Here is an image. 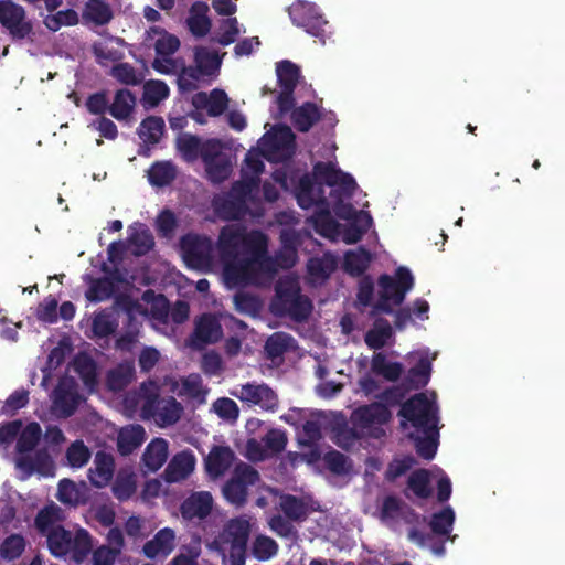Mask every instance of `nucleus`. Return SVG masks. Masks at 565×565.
<instances>
[{"label": "nucleus", "mask_w": 565, "mask_h": 565, "mask_svg": "<svg viewBox=\"0 0 565 565\" xmlns=\"http://www.w3.org/2000/svg\"><path fill=\"white\" fill-rule=\"evenodd\" d=\"M216 249L226 282L235 286L254 282L262 275H273L278 266H294V260L278 263L269 255L268 237L264 232L247 231L245 226L237 224L221 228Z\"/></svg>", "instance_id": "nucleus-1"}, {"label": "nucleus", "mask_w": 565, "mask_h": 565, "mask_svg": "<svg viewBox=\"0 0 565 565\" xmlns=\"http://www.w3.org/2000/svg\"><path fill=\"white\" fill-rule=\"evenodd\" d=\"M42 437V428L39 423H29L22 430H20L15 449L19 454L15 465L24 475L25 478L31 477L34 472L46 473L53 467V460L46 448H40L33 451Z\"/></svg>", "instance_id": "nucleus-2"}, {"label": "nucleus", "mask_w": 565, "mask_h": 565, "mask_svg": "<svg viewBox=\"0 0 565 565\" xmlns=\"http://www.w3.org/2000/svg\"><path fill=\"white\" fill-rule=\"evenodd\" d=\"M269 308L276 317H288L295 322H305L310 317L313 305L310 298L301 292L298 282L289 279L276 285Z\"/></svg>", "instance_id": "nucleus-3"}, {"label": "nucleus", "mask_w": 565, "mask_h": 565, "mask_svg": "<svg viewBox=\"0 0 565 565\" xmlns=\"http://www.w3.org/2000/svg\"><path fill=\"white\" fill-rule=\"evenodd\" d=\"M377 284L380 287L379 299L372 306L371 317L380 313L392 315L393 306H401L405 300L406 294L413 289L414 277L407 267L401 266L395 270L394 277L382 274L379 277Z\"/></svg>", "instance_id": "nucleus-4"}, {"label": "nucleus", "mask_w": 565, "mask_h": 565, "mask_svg": "<svg viewBox=\"0 0 565 565\" xmlns=\"http://www.w3.org/2000/svg\"><path fill=\"white\" fill-rule=\"evenodd\" d=\"M50 553L57 558H71L77 564L84 562L93 548L92 536L85 529H78L74 534L63 525L49 531L45 535Z\"/></svg>", "instance_id": "nucleus-5"}, {"label": "nucleus", "mask_w": 565, "mask_h": 565, "mask_svg": "<svg viewBox=\"0 0 565 565\" xmlns=\"http://www.w3.org/2000/svg\"><path fill=\"white\" fill-rule=\"evenodd\" d=\"M397 416L402 418L401 427L406 429L408 425L414 433L435 431L438 427V407L425 393H417L401 405Z\"/></svg>", "instance_id": "nucleus-6"}, {"label": "nucleus", "mask_w": 565, "mask_h": 565, "mask_svg": "<svg viewBox=\"0 0 565 565\" xmlns=\"http://www.w3.org/2000/svg\"><path fill=\"white\" fill-rule=\"evenodd\" d=\"M288 14L296 26L317 38L322 45L330 39L331 26L317 3L307 0H295L288 7Z\"/></svg>", "instance_id": "nucleus-7"}, {"label": "nucleus", "mask_w": 565, "mask_h": 565, "mask_svg": "<svg viewBox=\"0 0 565 565\" xmlns=\"http://www.w3.org/2000/svg\"><path fill=\"white\" fill-rule=\"evenodd\" d=\"M259 480V472L253 466L239 461L222 488L223 495L232 505L242 508L247 503L249 487L255 486Z\"/></svg>", "instance_id": "nucleus-8"}, {"label": "nucleus", "mask_w": 565, "mask_h": 565, "mask_svg": "<svg viewBox=\"0 0 565 565\" xmlns=\"http://www.w3.org/2000/svg\"><path fill=\"white\" fill-rule=\"evenodd\" d=\"M182 256L186 265L194 269H209L213 265L214 245L210 237L185 234L180 239Z\"/></svg>", "instance_id": "nucleus-9"}, {"label": "nucleus", "mask_w": 565, "mask_h": 565, "mask_svg": "<svg viewBox=\"0 0 565 565\" xmlns=\"http://www.w3.org/2000/svg\"><path fill=\"white\" fill-rule=\"evenodd\" d=\"M0 24L13 40H24L33 32L25 9L13 0H0Z\"/></svg>", "instance_id": "nucleus-10"}, {"label": "nucleus", "mask_w": 565, "mask_h": 565, "mask_svg": "<svg viewBox=\"0 0 565 565\" xmlns=\"http://www.w3.org/2000/svg\"><path fill=\"white\" fill-rule=\"evenodd\" d=\"M264 151L269 160L277 162L290 160L296 152V135L289 126H278L267 136Z\"/></svg>", "instance_id": "nucleus-11"}, {"label": "nucleus", "mask_w": 565, "mask_h": 565, "mask_svg": "<svg viewBox=\"0 0 565 565\" xmlns=\"http://www.w3.org/2000/svg\"><path fill=\"white\" fill-rule=\"evenodd\" d=\"M142 411L154 417L162 426H170L180 419L183 407L173 396L161 398L158 394H151L147 397Z\"/></svg>", "instance_id": "nucleus-12"}, {"label": "nucleus", "mask_w": 565, "mask_h": 565, "mask_svg": "<svg viewBox=\"0 0 565 565\" xmlns=\"http://www.w3.org/2000/svg\"><path fill=\"white\" fill-rule=\"evenodd\" d=\"M233 395L243 403L257 405L265 411L274 412L278 406L276 393L266 384L247 383L241 385Z\"/></svg>", "instance_id": "nucleus-13"}, {"label": "nucleus", "mask_w": 565, "mask_h": 565, "mask_svg": "<svg viewBox=\"0 0 565 565\" xmlns=\"http://www.w3.org/2000/svg\"><path fill=\"white\" fill-rule=\"evenodd\" d=\"M222 335L223 330L218 319L212 313H203L195 320L190 344L194 349H202L205 344L218 342Z\"/></svg>", "instance_id": "nucleus-14"}, {"label": "nucleus", "mask_w": 565, "mask_h": 565, "mask_svg": "<svg viewBox=\"0 0 565 565\" xmlns=\"http://www.w3.org/2000/svg\"><path fill=\"white\" fill-rule=\"evenodd\" d=\"M316 179L310 174H303L296 188V199L298 205L308 210L319 204H324L328 200L324 195V190L321 184H316Z\"/></svg>", "instance_id": "nucleus-15"}, {"label": "nucleus", "mask_w": 565, "mask_h": 565, "mask_svg": "<svg viewBox=\"0 0 565 565\" xmlns=\"http://www.w3.org/2000/svg\"><path fill=\"white\" fill-rule=\"evenodd\" d=\"M213 509V497L209 491L193 492L188 497L180 507V512L183 519L204 520L210 515Z\"/></svg>", "instance_id": "nucleus-16"}, {"label": "nucleus", "mask_w": 565, "mask_h": 565, "mask_svg": "<svg viewBox=\"0 0 565 565\" xmlns=\"http://www.w3.org/2000/svg\"><path fill=\"white\" fill-rule=\"evenodd\" d=\"M391 418V412L381 403H371L354 409L352 420L359 428L366 429L374 425H383Z\"/></svg>", "instance_id": "nucleus-17"}, {"label": "nucleus", "mask_w": 565, "mask_h": 565, "mask_svg": "<svg viewBox=\"0 0 565 565\" xmlns=\"http://www.w3.org/2000/svg\"><path fill=\"white\" fill-rule=\"evenodd\" d=\"M191 103L195 109H206L210 117H218L227 109L228 97L223 89L214 88L210 94L195 93Z\"/></svg>", "instance_id": "nucleus-18"}, {"label": "nucleus", "mask_w": 565, "mask_h": 565, "mask_svg": "<svg viewBox=\"0 0 565 565\" xmlns=\"http://www.w3.org/2000/svg\"><path fill=\"white\" fill-rule=\"evenodd\" d=\"M217 215L225 221H237L249 214L248 205L242 199L227 193L213 201Z\"/></svg>", "instance_id": "nucleus-19"}, {"label": "nucleus", "mask_w": 565, "mask_h": 565, "mask_svg": "<svg viewBox=\"0 0 565 565\" xmlns=\"http://www.w3.org/2000/svg\"><path fill=\"white\" fill-rule=\"evenodd\" d=\"M209 10L210 8L204 1H195L190 7L185 22L189 31L195 38H203L211 30L212 21L207 15Z\"/></svg>", "instance_id": "nucleus-20"}, {"label": "nucleus", "mask_w": 565, "mask_h": 565, "mask_svg": "<svg viewBox=\"0 0 565 565\" xmlns=\"http://www.w3.org/2000/svg\"><path fill=\"white\" fill-rule=\"evenodd\" d=\"M234 451L228 446H214L205 459V468L210 476H223L233 465Z\"/></svg>", "instance_id": "nucleus-21"}, {"label": "nucleus", "mask_w": 565, "mask_h": 565, "mask_svg": "<svg viewBox=\"0 0 565 565\" xmlns=\"http://www.w3.org/2000/svg\"><path fill=\"white\" fill-rule=\"evenodd\" d=\"M321 118V108L312 102H305L290 115L291 122L299 132H308Z\"/></svg>", "instance_id": "nucleus-22"}, {"label": "nucleus", "mask_w": 565, "mask_h": 565, "mask_svg": "<svg viewBox=\"0 0 565 565\" xmlns=\"http://www.w3.org/2000/svg\"><path fill=\"white\" fill-rule=\"evenodd\" d=\"M195 467V457L190 451L177 454L168 463L164 470V478L168 482H178L186 479Z\"/></svg>", "instance_id": "nucleus-23"}, {"label": "nucleus", "mask_w": 565, "mask_h": 565, "mask_svg": "<svg viewBox=\"0 0 565 565\" xmlns=\"http://www.w3.org/2000/svg\"><path fill=\"white\" fill-rule=\"evenodd\" d=\"M94 468L89 469V480L97 488H104L114 476L115 460L110 454L98 451L95 455Z\"/></svg>", "instance_id": "nucleus-24"}, {"label": "nucleus", "mask_w": 565, "mask_h": 565, "mask_svg": "<svg viewBox=\"0 0 565 565\" xmlns=\"http://www.w3.org/2000/svg\"><path fill=\"white\" fill-rule=\"evenodd\" d=\"M56 498L71 507L83 505L88 501V489L84 482L77 484L70 479H62L58 482Z\"/></svg>", "instance_id": "nucleus-25"}, {"label": "nucleus", "mask_w": 565, "mask_h": 565, "mask_svg": "<svg viewBox=\"0 0 565 565\" xmlns=\"http://www.w3.org/2000/svg\"><path fill=\"white\" fill-rule=\"evenodd\" d=\"M175 534L170 527L161 529L154 537L143 545V553L148 558L168 556L174 550Z\"/></svg>", "instance_id": "nucleus-26"}, {"label": "nucleus", "mask_w": 565, "mask_h": 565, "mask_svg": "<svg viewBox=\"0 0 565 565\" xmlns=\"http://www.w3.org/2000/svg\"><path fill=\"white\" fill-rule=\"evenodd\" d=\"M65 520V513L61 507L51 502L43 507L35 515L34 526L38 532L45 536L49 531L55 530L58 523Z\"/></svg>", "instance_id": "nucleus-27"}, {"label": "nucleus", "mask_w": 565, "mask_h": 565, "mask_svg": "<svg viewBox=\"0 0 565 565\" xmlns=\"http://www.w3.org/2000/svg\"><path fill=\"white\" fill-rule=\"evenodd\" d=\"M431 373V362L427 358H420L415 366L411 367L404 376L402 386L406 391L424 388Z\"/></svg>", "instance_id": "nucleus-28"}, {"label": "nucleus", "mask_w": 565, "mask_h": 565, "mask_svg": "<svg viewBox=\"0 0 565 565\" xmlns=\"http://www.w3.org/2000/svg\"><path fill=\"white\" fill-rule=\"evenodd\" d=\"M136 106V96L127 88L118 89L109 105L108 113L118 121L130 119Z\"/></svg>", "instance_id": "nucleus-29"}, {"label": "nucleus", "mask_w": 565, "mask_h": 565, "mask_svg": "<svg viewBox=\"0 0 565 565\" xmlns=\"http://www.w3.org/2000/svg\"><path fill=\"white\" fill-rule=\"evenodd\" d=\"M130 235L128 243L131 246V253L135 256H143L148 254L154 246V238L150 230L141 223H137L129 227Z\"/></svg>", "instance_id": "nucleus-30"}, {"label": "nucleus", "mask_w": 565, "mask_h": 565, "mask_svg": "<svg viewBox=\"0 0 565 565\" xmlns=\"http://www.w3.org/2000/svg\"><path fill=\"white\" fill-rule=\"evenodd\" d=\"M73 369L82 380L84 386L90 391L98 384L97 364L92 356L81 353L75 356Z\"/></svg>", "instance_id": "nucleus-31"}, {"label": "nucleus", "mask_w": 565, "mask_h": 565, "mask_svg": "<svg viewBox=\"0 0 565 565\" xmlns=\"http://www.w3.org/2000/svg\"><path fill=\"white\" fill-rule=\"evenodd\" d=\"M159 38L154 42V51L158 56H171L180 47V40L174 34L169 33L163 28L151 26L147 31V39Z\"/></svg>", "instance_id": "nucleus-32"}, {"label": "nucleus", "mask_w": 565, "mask_h": 565, "mask_svg": "<svg viewBox=\"0 0 565 565\" xmlns=\"http://www.w3.org/2000/svg\"><path fill=\"white\" fill-rule=\"evenodd\" d=\"M407 437L415 443V449L419 457L430 460L435 457L438 447L439 428L435 431L409 433Z\"/></svg>", "instance_id": "nucleus-33"}, {"label": "nucleus", "mask_w": 565, "mask_h": 565, "mask_svg": "<svg viewBox=\"0 0 565 565\" xmlns=\"http://www.w3.org/2000/svg\"><path fill=\"white\" fill-rule=\"evenodd\" d=\"M53 404L64 417H70L78 407L79 396L73 387L58 384L54 390Z\"/></svg>", "instance_id": "nucleus-34"}, {"label": "nucleus", "mask_w": 565, "mask_h": 565, "mask_svg": "<svg viewBox=\"0 0 565 565\" xmlns=\"http://www.w3.org/2000/svg\"><path fill=\"white\" fill-rule=\"evenodd\" d=\"M168 459V443L156 438L148 444L142 455L145 466L152 472L158 471Z\"/></svg>", "instance_id": "nucleus-35"}, {"label": "nucleus", "mask_w": 565, "mask_h": 565, "mask_svg": "<svg viewBox=\"0 0 565 565\" xmlns=\"http://www.w3.org/2000/svg\"><path fill=\"white\" fill-rule=\"evenodd\" d=\"M145 437L146 431L140 425L122 428L118 435V451L124 456L131 454L142 445Z\"/></svg>", "instance_id": "nucleus-36"}, {"label": "nucleus", "mask_w": 565, "mask_h": 565, "mask_svg": "<svg viewBox=\"0 0 565 565\" xmlns=\"http://www.w3.org/2000/svg\"><path fill=\"white\" fill-rule=\"evenodd\" d=\"M371 259V253L364 247H359L358 250L344 254L343 268L349 275L359 277L369 268Z\"/></svg>", "instance_id": "nucleus-37"}, {"label": "nucleus", "mask_w": 565, "mask_h": 565, "mask_svg": "<svg viewBox=\"0 0 565 565\" xmlns=\"http://www.w3.org/2000/svg\"><path fill=\"white\" fill-rule=\"evenodd\" d=\"M392 335L393 329L390 322L384 318H377L373 328L365 333L364 341L370 349L380 350L385 347Z\"/></svg>", "instance_id": "nucleus-38"}, {"label": "nucleus", "mask_w": 565, "mask_h": 565, "mask_svg": "<svg viewBox=\"0 0 565 565\" xmlns=\"http://www.w3.org/2000/svg\"><path fill=\"white\" fill-rule=\"evenodd\" d=\"M177 178V170L170 161H157L148 170V181L151 185L163 188Z\"/></svg>", "instance_id": "nucleus-39"}, {"label": "nucleus", "mask_w": 565, "mask_h": 565, "mask_svg": "<svg viewBox=\"0 0 565 565\" xmlns=\"http://www.w3.org/2000/svg\"><path fill=\"white\" fill-rule=\"evenodd\" d=\"M83 18L96 25H105L114 18L110 6L104 0H89L84 8Z\"/></svg>", "instance_id": "nucleus-40"}, {"label": "nucleus", "mask_w": 565, "mask_h": 565, "mask_svg": "<svg viewBox=\"0 0 565 565\" xmlns=\"http://www.w3.org/2000/svg\"><path fill=\"white\" fill-rule=\"evenodd\" d=\"M407 489L418 499H428L433 494L430 472L425 468L414 470L407 479Z\"/></svg>", "instance_id": "nucleus-41"}, {"label": "nucleus", "mask_w": 565, "mask_h": 565, "mask_svg": "<svg viewBox=\"0 0 565 565\" xmlns=\"http://www.w3.org/2000/svg\"><path fill=\"white\" fill-rule=\"evenodd\" d=\"M163 132L164 120L157 116H148L138 128L140 139L149 145H157L161 140Z\"/></svg>", "instance_id": "nucleus-42"}, {"label": "nucleus", "mask_w": 565, "mask_h": 565, "mask_svg": "<svg viewBox=\"0 0 565 565\" xmlns=\"http://www.w3.org/2000/svg\"><path fill=\"white\" fill-rule=\"evenodd\" d=\"M295 339L286 332H275L265 343L267 358L276 360L294 348Z\"/></svg>", "instance_id": "nucleus-43"}, {"label": "nucleus", "mask_w": 565, "mask_h": 565, "mask_svg": "<svg viewBox=\"0 0 565 565\" xmlns=\"http://www.w3.org/2000/svg\"><path fill=\"white\" fill-rule=\"evenodd\" d=\"M135 377V367L131 363H120L107 374V385L114 392L126 388Z\"/></svg>", "instance_id": "nucleus-44"}, {"label": "nucleus", "mask_w": 565, "mask_h": 565, "mask_svg": "<svg viewBox=\"0 0 565 565\" xmlns=\"http://www.w3.org/2000/svg\"><path fill=\"white\" fill-rule=\"evenodd\" d=\"M372 225V217L369 213L356 215L344 228L342 239L347 244L360 242L363 235Z\"/></svg>", "instance_id": "nucleus-45"}, {"label": "nucleus", "mask_w": 565, "mask_h": 565, "mask_svg": "<svg viewBox=\"0 0 565 565\" xmlns=\"http://www.w3.org/2000/svg\"><path fill=\"white\" fill-rule=\"evenodd\" d=\"M277 81L280 88L295 89L300 78V68L291 61L284 60L276 64Z\"/></svg>", "instance_id": "nucleus-46"}, {"label": "nucleus", "mask_w": 565, "mask_h": 565, "mask_svg": "<svg viewBox=\"0 0 565 565\" xmlns=\"http://www.w3.org/2000/svg\"><path fill=\"white\" fill-rule=\"evenodd\" d=\"M195 67L206 76L213 75L221 67V58L216 52H211L204 46L195 49Z\"/></svg>", "instance_id": "nucleus-47"}, {"label": "nucleus", "mask_w": 565, "mask_h": 565, "mask_svg": "<svg viewBox=\"0 0 565 565\" xmlns=\"http://www.w3.org/2000/svg\"><path fill=\"white\" fill-rule=\"evenodd\" d=\"M318 210L312 216V222L316 231L322 236H330L335 233L338 223L333 220L330 213V205L328 200L324 204L317 205Z\"/></svg>", "instance_id": "nucleus-48"}, {"label": "nucleus", "mask_w": 565, "mask_h": 565, "mask_svg": "<svg viewBox=\"0 0 565 565\" xmlns=\"http://www.w3.org/2000/svg\"><path fill=\"white\" fill-rule=\"evenodd\" d=\"M454 522L455 512L451 507L447 505L431 515L429 527L434 534L447 536L452 531Z\"/></svg>", "instance_id": "nucleus-49"}, {"label": "nucleus", "mask_w": 565, "mask_h": 565, "mask_svg": "<svg viewBox=\"0 0 565 565\" xmlns=\"http://www.w3.org/2000/svg\"><path fill=\"white\" fill-rule=\"evenodd\" d=\"M170 89L163 81L151 79L143 86L142 100L150 107L158 106L169 97Z\"/></svg>", "instance_id": "nucleus-50"}, {"label": "nucleus", "mask_w": 565, "mask_h": 565, "mask_svg": "<svg viewBox=\"0 0 565 565\" xmlns=\"http://www.w3.org/2000/svg\"><path fill=\"white\" fill-rule=\"evenodd\" d=\"M226 534L233 547L243 551L249 536V524L245 520H231L226 527Z\"/></svg>", "instance_id": "nucleus-51"}, {"label": "nucleus", "mask_w": 565, "mask_h": 565, "mask_svg": "<svg viewBox=\"0 0 565 565\" xmlns=\"http://www.w3.org/2000/svg\"><path fill=\"white\" fill-rule=\"evenodd\" d=\"M110 76L127 86H137L143 81V74L138 73L136 68L127 62L115 64L110 70Z\"/></svg>", "instance_id": "nucleus-52"}, {"label": "nucleus", "mask_w": 565, "mask_h": 565, "mask_svg": "<svg viewBox=\"0 0 565 565\" xmlns=\"http://www.w3.org/2000/svg\"><path fill=\"white\" fill-rule=\"evenodd\" d=\"M136 479L131 472L119 471L111 487L113 494L119 501H126L136 492Z\"/></svg>", "instance_id": "nucleus-53"}, {"label": "nucleus", "mask_w": 565, "mask_h": 565, "mask_svg": "<svg viewBox=\"0 0 565 565\" xmlns=\"http://www.w3.org/2000/svg\"><path fill=\"white\" fill-rule=\"evenodd\" d=\"M115 291V284L107 277L95 279L85 292L90 302H99L109 299Z\"/></svg>", "instance_id": "nucleus-54"}, {"label": "nucleus", "mask_w": 565, "mask_h": 565, "mask_svg": "<svg viewBox=\"0 0 565 565\" xmlns=\"http://www.w3.org/2000/svg\"><path fill=\"white\" fill-rule=\"evenodd\" d=\"M280 508L288 520L302 521L307 518V507L302 499L286 494L281 498Z\"/></svg>", "instance_id": "nucleus-55"}, {"label": "nucleus", "mask_w": 565, "mask_h": 565, "mask_svg": "<svg viewBox=\"0 0 565 565\" xmlns=\"http://www.w3.org/2000/svg\"><path fill=\"white\" fill-rule=\"evenodd\" d=\"M117 322L113 319L111 313L102 310L95 313L92 321V331L96 338H107L117 330Z\"/></svg>", "instance_id": "nucleus-56"}, {"label": "nucleus", "mask_w": 565, "mask_h": 565, "mask_svg": "<svg viewBox=\"0 0 565 565\" xmlns=\"http://www.w3.org/2000/svg\"><path fill=\"white\" fill-rule=\"evenodd\" d=\"M278 550L279 546L277 542L274 539L266 535L256 536L252 547L254 557L260 562L268 561L276 556Z\"/></svg>", "instance_id": "nucleus-57"}, {"label": "nucleus", "mask_w": 565, "mask_h": 565, "mask_svg": "<svg viewBox=\"0 0 565 565\" xmlns=\"http://www.w3.org/2000/svg\"><path fill=\"white\" fill-rule=\"evenodd\" d=\"M25 550V540L21 534L7 536L0 545V555L6 561L19 558Z\"/></svg>", "instance_id": "nucleus-58"}, {"label": "nucleus", "mask_w": 565, "mask_h": 565, "mask_svg": "<svg viewBox=\"0 0 565 565\" xmlns=\"http://www.w3.org/2000/svg\"><path fill=\"white\" fill-rule=\"evenodd\" d=\"M202 141L198 136L184 134L177 140L178 150L182 153V157L189 161H195L201 152Z\"/></svg>", "instance_id": "nucleus-59"}, {"label": "nucleus", "mask_w": 565, "mask_h": 565, "mask_svg": "<svg viewBox=\"0 0 565 565\" xmlns=\"http://www.w3.org/2000/svg\"><path fill=\"white\" fill-rule=\"evenodd\" d=\"M260 179L257 175H247L244 171L243 180L235 182L228 191L235 198L242 199L247 202L252 199L254 191L258 189Z\"/></svg>", "instance_id": "nucleus-60"}, {"label": "nucleus", "mask_w": 565, "mask_h": 565, "mask_svg": "<svg viewBox=\"0 0 565 565\" xmlns=\"http://www.w3.org/2000/svg\"><path fill=\"white\" fill-rule=\"evenodd\" d=\"M78 23V14L73 9H66L50 14L44 19L45 26L53 32L58 31L62 26H73Z\"/></svg>", "instance_id": "nucleus-61"}, {"label": "nucleus", "mask_w": 565, "mask_h": 565, "mask_svg": "<svg viewBox=\"0 0 565 565\" xmlns=\"http://www.w3.org/2000/svg\"><path fill=\"white\" fill-rule=\"evenodd\" d=\"M323 462L326 467L337 476L347 475L351 469L349 458L338 450H330L326 452L323 456Z\"/></svg>", "instance_id": "nucleus-62"}, {"label": "nucleus", "mask_w": 565, "mask_h": 565, "mask_svg": "<svg viewBox=\"0 0 565 565\" xmlns=\"http://www.w3.org/2000/svg\"><path fill=\"white\" fill-rule=\"evenodd\" d=\"M341 170L337 169L331 162H317L313 166V178L322 185L326 184L328 186L338 185L337 178L339 177Z\"/></svg>", "instance_id": "nucleus-63"}, {"label": "nucleus", "mask_w": 565, "mask_h": 565, "mask_svg": "<svg viewBox=\"0 0 565 565\" xmlns=\"http://www.w3.org/2000/svg\"><path fill=\"white\" fill-rule=\"evenodd\" d=\"M66 459L71 467L81 468L90 459V451L83 440H75L67 448Z\"/></svg>", "instance_id": "nucleus-64"}]
</instances>
